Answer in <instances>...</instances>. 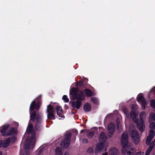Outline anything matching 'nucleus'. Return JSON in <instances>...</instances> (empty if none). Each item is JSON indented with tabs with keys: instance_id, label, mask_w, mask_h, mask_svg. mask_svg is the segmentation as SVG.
Returning a JSON list of instances; mask_svg holds the SVG:
<instances>
[{
	"instance_id": "f257e3e1",
	"label": "nucleus",
	"mask_w": 155,
	"mask_h": 155,
	"mask_svg": "<svg viewBox=\"0 0 155 155\" xmlns=\"http://www.w3.org/2000/svg\"><path fill=\"white\" fill-rule=\"evenodd\" d=\"M70 96L73 99H77V101L71 103L72 106L73 108L79 109L81 104V101L83 100L84 98V93L81 91H78L77 88H73L70 91Z\"/></svg>"
},
{
	"instance_id": "f03ea898",
	"label": "nucleus",
	"mask_w": 155,
	"mask_h": 155,
	"mask_svg": "<svg viewBox=\"0 0 155 155\" xmlns=\"http://www.w3.org/2000/svg\"><path fill=\"white\" fill-rule=\"evenodd\" d=\"M146 115V113L144 112H142L140 114V120L138 121L136 119V114L133 111H132L130 113V116L131 118L136 123L137 127L139 130L141 131H143L145 128V126L143 124V119L145 118Z\"/></svg>"
},
{
	"instance_id": "7ed1b4c3",
	"label": "nucleus",
	"mask_w": 155,
	"mask_h": 155,
	"mask_svg": "<svg viewBox=\"0 0 155 155\" xmlns=\"http://www.w3.org/2000/svg\"><path fill=\"white\" fill-rule=\"evenodd\" d=\"M32 125L29 123L27 129L26 133L25 135L27 133H30V134L32 136V138L29 139V142H27L24 145V147L26 149H31L33 148L34 146V144L35 141V135L33 134L32 132Z\"/></svg>"
},
{
	"instance_id": "20e7f679",
	"label": "nucleus",
	"mask_w": 155,
	"mask_h": 155,
	"mask_svg": "<svg viewBox=\"0 0 155 155\" xmlns=\"http://www.w3.org/2000/svg\"><path fill=\"white\" fill-rule=\"evenodd\" d=\"M128 136L127 133H124L123 134L121 139V143L122 147V153L125 154L130 155L131 154L130 151L127 152V149H128Z\"/></svg>"
},
{
	"instance_id": "39448f33",
	"label": "nucleus",
	"mask_w": 155,
	"mask_h": 155,
	"mask_svg": "<svg viewBox=\"0 0 155 155\" xmlns=\"http://www.w3.org/2000/svg\"><path fill=\"white\" fill-rule=\"evenodd\" d=\"M40 106V103L38 102V103L37 102V99H36L34 100L31 103L30 107L29 112L31 115V119L32 120H34L35 119V115L36 114L35 112H34L32 114H31V111H32L34 109H38L39 108Z\"/></svg>"
},
{
	"instance_id": "423d86ee",
	"label": "nucleus",
	"mask_w": 155,
	"mask_h": 155,
	"mask_svg": "<svg viewBox=\"0 0 155 155\" xmlns=\"http://www.w3.org/2000/svg\"><path fill=\"white\" fill-rule=\"evenodd\" d=\"M150 123L149 127L150 128V131L149 135L147 137L146 139V143L149 144L153 139L154 135V133L153 130L155 129V123L150 122Z\"/></svg>"
},
{
	"instance_id": "0eeeda50",
	"label": "nucleus",
	"mask_w": 155,
	"mask_h": 155,
	"mask_svg": "<svg viewBox=\"0 0 155 155\" xmlns=\"http://www.w3.org/2000/svg\"><path fill=\"white\" fill-rule=\"evenodd\" d=\"M131 136L133 142L136 144L138 143L140 141V136L136 130H133L131 134Z\"/></svg>"
},
{
	"instance_id": "6e6552de",
	"label": "nucleus",
	"mask_w": 155,
	"mask_h": 155,
	"mask_svg": "<svg viewBox=\"0 0 155 155\" xmlns=\"http://www.w3.org/2000/svg\"><path fill=\"white\" fill-rule=\"evenodd\" d=\"M137 99L138 102L141 104L142 108L144 110L146 108V105H147V103L144 100L142 94H139L137 96Z\"/></svg>"
},
{
	"instance_id": "1a4fd4ad",
	"label": "nucleus",
	"mask_w": 155,
	"mask_h": 155,
	"mask_svg": "<svg viewBox=\"0 0 155 155\" xmlns=\"http://www.w3.org/2000/svg\"><path fill=\"white\" fill-rule=\"evenodd\" d=\"M106 146H105V143H100L97 144L96 147L95 152L96 153L99 152L102 150L106 151Z\"/></svg>"
},
{
	"instance_id": "9d476101",
	"label": "nucleus",
	"mask_w": 155,
	"mask_h": 155,
	"mask_svg": "<svg viewBox=\"0 0 155 155\" xmlns=\"http://www.w3.org/2000/svg\"><path fill=\"white\" fill-rule=\"evenodd\" d=\"M8 125L7 124L3 127L2 128L1 130V132L2 133V134L3 135H11L12 134H13L15 133V130L14 129L12 128L11 129V132H9V133L7 134L5 133L6 130L7 128L8 127Z\"/></svg>"
},
{
	"instance_id": "9b49d317",
	"label": "nucleus",
	"mask_w": 155,
	"mask_h": 155,
	"mask_svg": "<svg viewBox=\"0 0 155 155\" xmlns=\"http://www.w3.org/2000/svg\"><path fill=\"white\" fill-rule=\"evenodd\" d=\"M70 142L69 138L68 137L66 138L61 143V146L62 147L67 148L69 145Z\"/></svg>"
},
{
	"instance_id": "f8f14e48",
	"label": "nucleus",
	"mask_w": 155,
	"mask_h": 155,
	"mask_svg": "<svg viewBox=\"0 0 155 155\" xmlns=\"http://www.w3.org/2000/svg\"><path fill=\"white\" fill-rule=\"evenodd\" d=\"M56 111L58 116L59 117H61L63 119L64 118L62 110L61 107L59 106L57 107Z\"/></svg>"
},
{
	"instance_id": "ddd939ff",
	"label": "nucleus",
	"mask_w": 155,
	"mask_h": 155,
	"mask_svg": "<svg viewBox=\"0 0 155 155\" xmlns=\"http://www.w3.org/2000/svg\"><path fill=\"white\" fill-rule=\"evenodd\" d=\"M115 129V126L113 123L110 124L107 127V130L110 134H112L114 133Z\"/></svg>"
},
{
	"instance_id": "4468645a",
	"label": "nucleus",
	"mask_w": 155,
	"mask_h": 155,
	"mask_svg": "<svg viewBox=\"0 0 155 155\" xmlns=\"http://www.w3.org/2000/svg\"><path fill=\"white\" fill-rule=\"evenodd\" d=\"M109 155H118V150L115 148H112L110 149L109 151Z\"/></svg>"
},
{
	"instance_id": "2eb2a0df",
	"label": "nucleus",
	"mask_w": 155,
	"mask_h": 155,
	"mask_svg": "<svg viewBox=\"0 0 155 155\" xmlns=\"http://www.w3.org/2000/svg\"><path fill=\"white\" fill-rule=\"evenodd\" d=\"M11 141V139L8 138V139L5 140L3 142L2 141V147H7L10 143Z\"/></svg>"
},
{
	"instance_id": "dca6fc26",
	"label": "nucleus",
	"mask_w": 155,
	"mask_h": 155,
	"mask_svg": "<svg viewBox=\"0 0 155 155\" xmlns=\"http://www.w3.org/2000/svg\"><path fill=\"white\" fill-rule=\"evenodd\" d=\"M107 139V137L105 136L104 133L102 132L100 134L99 137V140L100 142L105 141Z\"/></svg>"
},
{
	"instance_id": "f3484780",
	"label": "nucleus",
	"mask_w": 155,
	"mask_h": 155,
	"mask_svg": "<svg viewBox=\"0 0 155 155\" xmlns=\"http://www.w3.org/2000/svg\"><path fill=\"white\" fill-rule=\"evenodd\" d=\"M41 116H40V117H37V123L36 124L35 126V128L36 130H38V127H40V123L41 121Z\"/></svg>"
},
{
	"instance_id": "a211bd4d",
	"label": "nucleus",
	"mask_w": 155,
	"mask_h": 155,
	"mask_svg": "<svg viewBox=\"0 0 155 155\" xmlns=\"http://www.w3.org/2000/svg\"><path fill=\"white\" fill-rule=\"evenodd\" d=\"M84 109L86 111H89L91 109L90 105L88 103L86 104L84 106Z\"/></svg>"
},
{
	"instance_id": "6ab92c4d",
	"label": "nucleus",
	"mask_w": 155,
	"mask_h": 155,
	"mask_svg": "<svg viewBox=\"0 0 155 155\" xmlns=\"http://www.w3.org/2000/svg\"><path fill=\"white\" fill-rule=\"evenodd\" d=\"M86 95L87 97H90L93 95L94 94L89 90L86 89L84 90Z\"/></svg>"
},
{
	"instance_id": "aec40b11",
	"label": "nucleus",
	"mask_w": 155,
	"mask_h": 155,
	"mask_svg": "<svg viewBox=\"0 0 155 155\" xmlns=\"http://www.w3.org/2000/svg\"><path fill=\"white\" fill-rule=\"evenodd\" d=\"M47 111L48 113H54V110L53 107L51 105H49L47 107Z\"/></svg>"
},
{
	"instance_id": "412c9836",
	"label": "nucleus",
	"mask_w": 155,
	"mask_h": 155,
	"mask_svg": "<svg viewBox=\"0 0 155 155\" xmlns=\"http://www.w3.org/2000/svg\"><path fill=\"white\" fill-rule=\"evenodd\" d=\"M55 154L57 155H62V153L61 149L59 147L57 148L55 150Z\"/></svg>"
},
{
	"instance_id": "4be33fe9",
	"label": "nucleus",
	"mask_w": 155,
	"mask_h": 155,
	"mask_svg": "<svg viewBox=\"0 0 155 155\" xmlns=\"http://www.w3.org/2000/svg\"><path fill=\"white\" fill-rule=\"evenodd\" d=\"M54 113H48L47 117L49 119H54L55 118V116L54 114Z\"/></svg>"
},
{
	"instance_id": "5701e85b",
	"label": "nucleus",
	"mask_w": 155,
	"mask_h": 155,
	"mask_svg": "<svg viewBox=\"0 0 155 155\" xmlns=\"http://www.w3.org/2000/svg\"><path fill=\"white\" fill-rule=\"evenodd\" d=\"M149 122H150V120H153L155 121V114L151 113L149 115Z\"/></svg>"
},
{
	"instance_id": "b1692460",
	"label": "nucleus",
	"mask_w": 155,
	"mask_h": 155,
	"mask_svg": "<svg viewBox=\"0 0 155 155\" xmlns=\"http://www.w3.org/2000/svg\"><path fill=\"white\" fill-rule=\"evenodd\" d=\"M62 99L65 102H67L69 101V99L68 98L67 96L66 95L63 96Z\"/></svg>"
},
{
	"instance_id": "393cba45",
	"label": "nucleus",
	"mask_w": 155,
	"mask_h": 155,
	"mask_svg": "<svg viewBox=\"0 0 155 155\" xmlns=\"http://www.w3.org/2000/svg\"><path fill=\"white\" fill-rule=\"evenodd\" d=\"M153 149L152 147H150L146 152L145 155H149Z\"/></svg>"
},
{
	"instance_id": "a878e982",
	"label": "nucleus",
	"mask_w": 155,
	"mask_h": 155,
	"mask_svg": "<svg viewBox=\"0 0 155 155\" xmlns=\"http://www.w3.org/2000/svg\"><path fill=\"white\" fill-rule=\"evenodd\" d=\"M138 108V106L136 104L133 105L131 106V109L132 110H136Z\"/></svg>"
},
{
	"instance_id": "bb28decb",
	"label": "nucleus",
	"mask_w": 155,
	"mask_h": 155,
	"mask_svg": "<svg viewBox=\"0 0 155 155\" xmlns=\"http://www.w3.org/2000/svg\"><path fill=\"white\" fill-rule=\"evenodd\" d=\"M151 106L153 108H155V102L153 100L151 101L150 102Z\"/></svg>"
},
{
	"instance_id": "cd10ccee",
	"label": "nucleus",
	"mask_w": 155,
	"mask_h": 155,
	"mask_svg": "<svg viewBox=\"0 0 155 155\" xmlns=\"http://www.w3.org/2000/svg\"><path fill=\"white\" fill-rule=\"evenodd\" d=\"M91 101L94 103H96L97 102V99L94 97H92L91 98Z\"/></svg>"
},
{
	"instance_id": "c85d7f7f",
	"label": "nucleus",
	"mask_w": 155,
	"mask_h": 155,
	"mask_svg": "<svg viewBox=\"0 0 155 155\" xmlns=\"http://www.w3.org/2000/svg\"><path fill=\"white\" fill-rule=\"evenodd\" d=\"M94 135V133L93 132H90L88 135V137L89 138H91Z\"/></svg>"
},
{
	"instance_id": "c756f323",
	"label": "nucleus",
	"mask_w": 155,
	"mask_h": 155,
	"mask_svg": "<svg viewBox=\"0 0 155 155\" xmlns=\"http://www.w3.org/2000/svg\"><path fill=\"white\" fill-rule=\"evenodd\" d=\"M136 155H143V152L138 153H136Z\"/></svg>"
},
{
	"instance_id": "7c9ffc66",
	"label": "nucleus",
	"mask_w": 155,
	"mask_h": 155,
	"mask_svg": "<svg viewBox=\"0 0 155 155\" xmlns=\"http://www.w3.org/2000/svg\"><path fill=\"white\" fill-rule=\"evenodd\" d=\"M83 143H86L87 142V140L86 139H84L83 140Z\"/></svg>"
},
{
	"instance_id": "2f4dec72",
	"label": "nucleus",
	"mask_w": 155,
	"mask_h": 155,
	"mask_svg": "<svg viewBox=\"0 0 155 155\" xmlns=\"http://www.w3.org/2000/svg\"><path fill=\"white\" fill-rule=\"evenodd\" d=\"M2 146V141H0V147Z\"/></svg>"
},
{
	"instance_id": "473e14b6",
	"label": "nucleus",
	"mask_w": 155,
	"mask_h": 155,
	"mask_svg": "<svg viewBox=\"0 0 155 155\" xmlns=\"http://www.w3.org/2000/svg\"><path fill=\"white\" fill-rule=\"evenodd\" d=\"M101 155H108V153L107 152L103 153Z\"/></svg>"
},
{
	"instance_id": "72a5a7b5",
	"label": "nucleus",
	"mask_w": 155,
	"mask_h": 155,
	"mask_svg": "<svg viewBox=\"0 0 155 155\" xmlns=\"http://www.w3.org/2000/svg\"><path fill=\"white\" fill-rule=\"evenodd\" d=\"M153 143L154 144V145H155V140H154L153 141Z\"/></svg>"
},
{
	"instance_id": "f704fd0d",
	"label": "nucleus",
	"mask_w": 155,
	"mask_h": 155,
	"mask_svg": "<svg viewBox=\"0 0 155 155\" xmlns=\"http://www.w3.org/2000/svg\"><path fill=\"white\" fill-rule=\"evenodd\" d=\"M20 154H21V155H23L21 152H20ZM26 154H27V155H28V154L26 153Z\"/></svg>"
},
{
	"instance_id": "c9c22d12",
	"label": "nucleus",
	"mask_w": 155,
	"mask_h": 155,
	"mask_svg": "<svg viewBox=\"0 0 155 155\" xmlns=\"http://www.w3.org/2000/svg\"><path fill=\"white\" fill-rule=\"evenodd\" d=\"M64 155H68V153H67V152H65V153H64Z\"/></svg>"
},
{
	"instance_id": "e433bc0d",
	"label": "nucleus",
	"mask_w": 155,
	"mask_h": 155,
	"mask_svg": "<svg viewBox=\"0 0 155 155\" xmlns=\"http://www.w3.org/2000/svg\"><path fill=\"white\" fill-rule=\"evenodd\" d=\"M79 83H77V84H76V85H77V86H79Z\"/></svg>"
},
{
	"instance_id": "4c0bfd02",
	"label": "nucleus",
	"mask_w": 155,
	"mask_h": 155,
	"mask_svg": "<svg viewBox=\"0 0 155 155\" xmlns=\"http://www.w3.org/2000/svg\"><path fill=\"white\" fill-rule=\"evenodd\" d=\"M84 131V130H81V132H83Z\"/></svg>"
},
{
	"instance_id": "58836bf2",
	"label": "nucleus",
	"mask_w": 155,
	"mask_h": 155,
	"mask_svg": "<svg viewBox=\"0 0 155 155\" xmlns=\"http://www.w3.org/2000/svg\"><path fill=\"white\" fill-rule=\"evenodd\" d=\"M0 155H2V152L0 151Z\"/></svg>"
},
{
	"instance_id": "ea45409f",
	"label": "nucleus",
	"mask_w": 155,
	"mask_h": 155,
	"mask_svg": "<svg viewBox=\"0 0 155 155\" xmlns=\"http://www.w3.org/2000/svg\"><path fill=\"white\" fill-rule=\"evenodd\" d=\"M118 127H119V126H118V124H117V128H118Z\"/></svg>"
}]
</instances>
